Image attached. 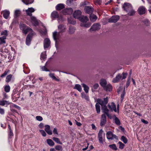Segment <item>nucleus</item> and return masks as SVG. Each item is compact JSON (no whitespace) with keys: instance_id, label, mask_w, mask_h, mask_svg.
Masks as SVG:
<instances>
[{"instance_id":"37998d69","label":"nucleus","mask_w":151,"mask_h":151,"mask_svg":"<svg viewBox=\"0 0 151 151\" xmlns=\"http://www.w3.org/2000/svg\"><path fill=\"white\" fill-rule=\"evenodd\" d=\"M109 147L113 150H116L117 149V148L116 147V145L115 144H113L112 145H109Z\"/></svg>"},{"instance_id":"412c9836","label":"nucleus","mask_w":151,"mask_h":151,"mask_svg":"<svg viewBox=\"0 0 151 151\" xmlns=\"http://www.w3.org/2000/svg\"><path fill=\"white\" fill-rule=\"evenodd\" d=\"M35 9L32 7L29 8L28 9L26 10L27 14L29 16H32V13L35 12Z\"/></svg>"},{"instance_id":"a211bd4d","label":"nucleus","mask_w":151,"mask_h":151,"mask_svg":"<svg viewBox=\"0 0 151 151\" xmlns=\"http://www.w3.org/2000/svg\"><path fill=\"white\" fill-rule=\"evenodd\" d=\"M111 104V105H110L109 104L108 105L109 109L112 111L114 110L115 112H116V106L114 103L112 102Z\"/></svg>"},{"instance_id":"7c9ffc66","label":"nucleus","mask_w":151,"mask_h":151,"mask_svg":"<svg viewBox=\"0 0 151 151\" xmlns=\"http://www.w3.org/2000/svg\"><path fill=\"white\" fill-rule=\"evenodd\" d=\"M73 88L77 89L80 92L82 90L81 86L78 84H76Z\"/></svg>"},{"instance_id":"e433bc0d","label":"nucleus","mask_w":151,"mask_h":151,"mask_svg":"<svg viewBox=\"0 0 151 151\" xmlns=\"http://www.w3.org/2000/svg\"><path fill=\"white\" fill-rule=\"evenodd\" d=\"M46 51L44 52L41 54L40 59L41 60H43L45 59L46 58Z\"/></svg>"},{"instance_id":"cd10ccee","label":"nucleus","mask_w":151,"mask_h":151,"mask_svg":"<svg viewBox=\"0 0 151 151\" xmlns=\"http://www.w3.org/2000/svg\"><path fill=\"white\" fill-rule=\"evenodd\" d=\"M91 25V24L90 22L81 23L80 24V26L81 27H85L86 28H88Z\"/></svg>"},{"instance_id":"6ab92c4d","label":"nucleus","mask_w":151,"mask_h":151,"mask_svg":"<svg viewBox=\"0 0 151 151\" xmlns=\"http://www.w3.org/2000/svg\"><path fill=\"white\" fill-rule=\"evenodd\" d=\"M31 22L32 24L34 26H36L38 24V22L36 17L33 16H30Z\"/></svg>"},{"instance_id":"680f3d73","label":"nucleus","mask_w":151,"mask_h":151,"mask_svg":"<svg viewBox=\"0 0 151 151\" xmlns=\"http://www.w3.org/2000/svg\"><path fill=\"white\" fill-rule=\"evenodd\" d=\"M41 68L42 69V71H49V70L47 69V68L45 66L41 67Z\"/></svg>"},{"instance_id":"9b49d317","label":"nucleus","mask_w":151,"mask_h":151,"mask_svg":"<svg viewBox=\"0 0 151 151\" xmlns=\"http://www.w3.org/2000/svg\"><path fill=\"white\" fill-rule=\"evenodd\" d=\"M50 39L46 38H45L44 41V47L45 49L48 48L50 46Z\"/></svg>"},{"instance_id":"4468645a","label":"nucleus","mask_w":151,"mask_h":151,"mask_svg":"<svg viewBox=\"0 0 151 151\" xmlns=\"http://www.w3.org/2000/svg\"><path fill=\"white\" fill-rule=\"evenodd\" d=\"M137 12L139 15H142L145 13L146 9L145 7L143 6H140L138 8Z\"/></svg>"},{"instance_id":"f704fd0d","label":"nucleus","mask_w":151,"mask_h":151,"mask_svg":"<svg viewBox=\"0 0 151 151\" xmlns=\"http://www.w3.org/2000/svg\"><path fill=\"white\" fill-rule=\"evenodd\" d=\"M22 1L25 4H28L32 3L34 0H22Z\"/></svg>"},{"instance_id":"1a4fd4ad","label":"nucleus","mask_w":151,"mask_h":151,"mask_svg":"<svg viewBox=\"0 0 151 151\" xmlns=\"http://www.w3.org/2000/svg\"><path fill=\"white\" fill-rule=\"evenodd\" d=\"M82 12L79 10L75 11L73 14V17L76 19H79L81 17Z\"/></svg>"},{"instance_id":"ddd939ff","label":"nucleus","mask_w":151,"mask_h":151,"mask_svg":"<svg viewBox=\"0 0 151 151\" xmlns=\"http://www.w3.org/2000/svg\"><path fill=\"white\" fill-rule=\"evenodd\" d=\"M106 117L105 114H102L101 116L100 125L101 126H104L106 124Z\"/></svg>"},{"instance_id":"8fccbe9b","label":"nucleus","mask_w":151,"mask_h":151,"mask_svg":"<svg viewBox=\"0 0 151 151\" xmlns=\"http://www.w3.org/2000/svg\"><path fill=\"white\" fill-rule=\"evenodd\" d=\"M55 149L58 151H62L63 148L62 146L59 145L56 146L55 147Z\"/></svg>"},{"instance_id":"7ed1b4c3","label":"nucleus","mask_w":151,"mask_h":151,"mask_svg":"<svg viewBox=\"0 0 151 151\" xmlns=\"http://www.w3.org/2000/svg\"><path fill=\"white\" fill-rule=\"evenodd\" d=\"M100 84L103 88L104 90L106 91H110L112 89V86L110 84L107 85V81L104 79H102L100 80Z\"/></svg>"},{"instance_id":"f3484780","label":"nucleus","mask_w":151,"mask_h":151,"mask_svg":"<svg viewBox=\"0 0 151 151\" xmlns=\"http://www.w3.org/2000/svg\"><path fill=\"white\" fill-rule=\"evenodd\" d=\"M61 32H60L57 33V32H55L53 33V37L54 40L55 41L56 43L57 40L59 39L60 33Z\"/></svg>"},{"instance_id":"bb28decb","label":"nucleus","mask_w":151,"mask_h":151,"mask_svg":"<svg viewBox=\"0 0 151 151\" xmlns=\"http://www.w3.org/2000/svg\"><path fill=\"white\" fill-rule=\"evenodd\" d=\"M58 28L60 29V32L62 33L65 32L66 27L65 25L60 24L58 26Z\"/></svg>"},{"instance_id":"6e6d98bb","label":"nucleus","mask_w":151,"mask_h":151,"mask_svg":"<svg viewBox=\"0 0 151 151\" xmlns=\"http://www.w3.org/2000/svg\"><path fill=\"white\" fill-rule=\"evenodd\" d=\"M36 119L37 120V121H41L43 119V118H42V117L40 116H36Z\"/></svg>"},{"instance_id":"58836bf2","label":"nucleus","mask_w":151,"mask_h":151,"mask_svg":"<svg viewBox=\"0 0 151 151\" xmlns=\"http://www.w3.org/2000/svg\"><path fill=\"white\" fill-rule=\"evenodd\" d=\"M1 35L3 36V37H5V38H6L8 35V31L6 30L3 31L1 32Z\"/></svg>"},{"instance_id":"2f4dec72","label":"nucleus","mask_w":151,"mask_h":151,"mask_svg":"<svg viewBox=\"0 0 151 151\" xmlns=\"http://www.w3.org/2000/svg\"><path fill=\"white\" fill-rule=\"evenodd\" d=\"M100 104L99 103H96L95 105L96 109L97 112V113L98 114H99L100 113Z\"/></svg>"},{"instance_id":"bf43d9fd","label":"nucleus","mask_w":151,"mask_h":151,"mask_svg":"<svg viewBox=\"0 0 151 151\" xmlns=\"http://www.w3.org/2000/svg\"><path fill=\"white\" fill-rule=\"evenodd\" d=\"M8 72H9L8 71H7V70L5 71L4 72V73L1 75V77L2 78L4 77V76H6L7 74L8 73Z\"/></svg>"},{"instance_id":"393cba45","label":"nucleus","mask_w":151,"mask_h":151,"mask_svg":"<svg viewBox=\"0 0 151 151\" xmlns=\"http://www.w3.org/2000/svg\"><path fill=\"white\" fill-rule=\"evenodd\" d=\"M126 12L127 13V14L130 16H133L135 14V12L133 9V7L130 9H129Z\"/></svg>"},{"instance_id":"5701e85b","label":"nucleus","mask_w":151,"mask_h":151,"mask_svg":"<svg viewBox=\"0 0 151 151\" xmlns=\"http://www.w3.org/2000/svg\"><path fill=\"white\" fill-rule=\"evenodd\" d=\"M79 20L82 23H86L89 20L88 18L86 16H81Z\"/></svg>"},{"instance_id":"9d476101","label":"nucleus","mask_w":151,"mask_h":151,"mask_svg":"<svg viewBox=\"0 0 151 151\" xmlns=\"http://www.w3.org/2000/svg\"><path fill=\"white\" fill-rule=\"evenodd\" d=\"M119 19V17L118 15L112 16L109 19V22L110 23H116Z\"/></svg>"},{"instance_id":"473e14b6","label":"nucleus","mask_w":151,"mask_h":151,"mask_svg":"<svg viewBox=\"0 0 151 151\" xmlns=\"http://www.w3.org/2000/svg\"><path fill=\"white\" fill-rule=\"evenodd\" d=\"M82 85L83 87L84 88V90L85 92L86 93H88V90L89 89L88 86L84 83L82 84Z\"/></svg>"},{"instance_id":"c03bdc74","label":"nucleus","mask_w":151,"mask_h":151,"mask_svg":"<svg viewBox=\"0 0 151 151\" xmlns=\"http://www.w3.org/2000/svg\"><path fill=\"white\" fill-rule=\"evenodd\" d=\"M121 140L125 144H126L127 142V139L124 136H122L121 137Z\"/></svg>"},{"instance_id":"2eb2a0df","label":"nucleus","mask_w":151,"mask_h":151,"mask_svg":"<svg viewBox=\"0 0 151 151\" xmlns=\"http://www.w3.org/2000/svg\"><path fill=\"white\" fill-rule=\"evenodd\" d=\"M2 12L3 16L5 19H7L9 17L10 12L9 10L5 9Z\"/></svg>"},{"instance_id":"49530a36","label":"nucleus","mask_w":151,"mask_h":151,"mask_svg":"<svg viewBox=\"0 0 151 151\" xmlns=\"http://www.w3.org/2000/svg\"><path fill=\"white\" fill-rule=\"evenodd\" d=\"M74 0H67V4L69 6H71L73 4Z\"/></svg>"},{"instance_id":"a878e982","label":"nucleus","mask_w":151,"mask_h":151,"mask_svg":"<svg viewBox=\"0 0 151 151\" xmlns=\"http://www.w3.org/2000/svg\"><path fill=\"white\" fill-rule=\"evenodd\" d=\"M97 17L93 14H90L89 18L91 21L92 22H94L97 19Z\"/></svg>"},{"instance_id":"f03ea898","label":"nucleus","mask_w":151,"mask_h":151,"mask_svg":"<svg viewBox=\"0 0 151 151\" xmlns=\"http://www.w3.org/2000/svg\"><path fill=\"white\" fill-rule=\"evenodd\" d=\"M97 102L99 103L101 106V109L103 112L104 113V114H108L109 110L106 105L108 102V97H107L106 98H104V100L100 99H98L97 100Z\"/></svg>"},{"instance_id":"4be33fe9","label":"nucleus","mask_w":151,"mask_h":151,"mask_svg":"<svg viewBox=\"0 0 151 151\" xmlns=\"http://www.w3.org/2000/svg\"><path fill=\"white\" fill-rule=\"evenodd\" d=\"M45 130L48 134L51 135L52 134V131L50 130L49 125H45Z\"/></svg>"},{"instance_id":"b1692460","label":"nucleus","mask_w":151,"mask_h":151,"mask_svg":"<svg viewBox=\"0 0 151 151\" xmlns=\"http://www.w3.org/2000/svg\"><path fill=\"white\" fill-rule=\"evenodd\" d=\"M65 7V5L63 4H59L56 6V9L58 11H60L64 8Z\"/></svg>"},{"instance_id":"20e7f679","label":"nucleus","mask_w":151,"mask_h":151,"mask_svg":"<svg viewBox=\"0 0 151 151\" xmlns=\"http://www.w3.org/2000/svg\"><path fill=\"white\" fill-rule=\"evenodd\" d=\"M19 28L22 31V32L25 35H26L28 32L30 33L33 32L32 29L30 27L27 26L25 24L20 23L19 25Z\"/></svg>"},{"instance_id":"13d9d810","label":"nucleus","mask_w":151,"mask_h":151,"mask_svg":"<svg viewBox=\"0 0 151 151\" xmlns=\"http://www.w3.org/2000/svg\"><path fill=\"white\" fill-rule=\"evenodd\" d=\"M3 99H4L5 100L8 99V96L6 93L3 92Z\"/></svg>"},{"instance_id":"de8ad7c7","label":"nucleus","mask_w":151,"mask_h":151,"mask_svg":"<svg viewBox=\"0 0 151 151\" xmlns=\"http://www.w3.org/2000/svg\"><path fill=\"white\" fill-rule=\"evenodd\" d=\"M12 75L11 74L9 75H8L6 78V82H9L11 80V79L12 78Z\"/></svg>"},{"instance_id":"603ef678","label":"nucleus","mask_w":151,"mask_h":151,"mask_svg":"<svg viewBox=\"0 0 151 151\" xmlns=\"http://www.w3.org/2000/svg\"><path fill=\"white\" fill-rule=\"evenodd\" d=\"M118 144H119V148L121 149H122L124 148L125 145L121 142H119Z\"/></svg>"},{"instance_id":"69168bd1","label":"nucleus","mask_w":151,"mask_h":151,"mask_svg":"<svg viewBox=\"0 0 151 151\" xmlns=\"http://www.w3.org/2000/svg\"><path fill=\"white\" fill-rule=\"evenodd\" d=\"M0 114H4V111L3 109L0 108Z\"/></svg>"},{"instance_id":"0e129e2a","label":"nucleus","mask_w":151,"mask_h":151,"mask_svg":"<svg viewBox=\"0 0 151 151\" xmlns=\"http://www.w3.org/2000/svg\"><path fill=\"white\" fill-rule=\"evenodd\" d=\"M99 86V85L98 83L95 84L93 86V88L95 89H97Z\"/></svg>"},{"instance_id":"338daca9","label":"nucleus","mask_w":151,"mask_h":151,"mask_svg":"<svg viewBox=\"0 0 151 151\" xmlns=\"http://www.w3.org/2000/svg\"><path fill=\"white\" fill-rule=\"evenodd\" d=\"M53 132L54 134H58V133L57 132V130L56 129L54 128L53 131Z\"/></svg>"},{"instance_id":"774afa93","label":"nucleus","mask_w":151,"mask_h":151,"mask_svg":"<svg viewBox=\"0 0 151 151\" xmlns=\"http://www.w3.org/2000/svg\"><path fill=\"white\" fill-rule=\"evenodd\" d=\"M13 106L14 107L19 110H20V108H21L20 107H19V106L17 105L16 104H13Z\"/></svg>"},{"instance_id":"4c0bfd02","label":"nucleus","mask_w":151,"mask_h":151,"mask_svg":"<svg viewBox=\"0 0 151 151\" xmlns=\"http://www.w3.org/2000/svg\"><path fill=\"white\" fill-rule=\"evenodd\" d=\"M81 97L82 98L85 99L86 100L88 101L89 100V97L88 96L83 92L81 93Z\"/></svg>"},{"instance_id":"ea45409f","label":"nucleus","mask_w":151,"mask_h":151,"mask_svg":"<svg viewBox=\"0 0 151 151\" xmlns=\"http://www.w3.org/2000/svg\"><path fill=\"white\" fill-rule=\"evenodd\" d=\"M73 9L71 8H67V14H71L73 12Z\"/></svg>"},{"instance_id":"4d7b16f0","label":"nucleus","mask_w":151,"mask_h":151,"mask_svg":"<svg viewBox=\"0 0 151 151\" xmlns=\"http://www.w3.org/2000/svg\"><path fill=\"white\" fill-rule=\"evenodd\" d=\"M125 89V88H124V90L123 91L122 93L121 94V101H122V100L123 99L124 96L125 95V92H124Z\"/></svg>"},{"instance_id":"c9c22d12","label":"nucleus","mask_w":151,"mask_h":151,"mask_svg":"<svg viewBox=\"0 0 151 151\" xmlns=\"http://www.w3.org/2000/svg\"><path fill=\"white\" fill-rule=\"evenodd\" d=\"M47 144L50 146H53L54 145V142L51 139H47Z\"/></svg>"},{"instance_id":"a18cd8bd","label":"nucleus","mask_w":151,"mask_h":151,"mask_svg":"<svg viewBox=\"0 0 151 151\" xmlns=\"http://www.w3.org/2000/svg\"><path fill=\"white\" fill-rule=\"evenodd\" d=\"M50 76L52 78L53 80H54L56 81H59L58 79L56 77L54 76V75L53 73H50L49 74Z\"/></svg>"},{"instance_id":"dca6fc26","label":"nucleus","mask_w":151,"mask_h":151,"mask_svg":"<svg viewBox=\"0 0 151 151\" xmlns=\"http://www.w3.org/2000/svg\"><path fill=\"white\" fill-rule=\"evenodd\" d=\"M20 93L19 92L16 93H13L12 94V99L14 101H16L19 98Z\"/></svg>"},{"instance_id":"e2e57ef3","label":"nucleus","mask_w":151,"mask_h":151,"mask_svg":"<svg viewBox=\"0 0 151 151\" xmlns=\"http://www.w3.org/2000/svg\"><path fill=\"white\" fill-rule=\"evenodd\" d=\"M9 137L10 138H11L13 136V134L12 130H9Z\"/></svg>"},{"instance_id":"f257e3e1","label":"nucleus","mask_w":151,"mask_h":151,"mask_svg":"<svg viewBox=\"0 0 151 151\" xmlns=\"http://www.w3.org/2000/svg\"><path fill=\"white\" fill-rule=\"evenodd\" d=\"M66 15V9H65L60 12V15L59 16L58 12L56 11H53L51 14L52 18H58L59 22H62L65 20V17Z\"/></svg>"},{"instance_id":"c756f323","label":"nucleus","mask_w":151,"mask_h":151,"mask_svg":"<svg viewBox=\"0 0 151 151\" xmlns=\"http://www.w3.org/2000/svg\"><path fill=\"white\" fill-rule=\"evenodd\" d=\"M21 14V11L19 9L15 10L14 12V17L15 18L18 17Z\"/></svg>"},{"instance_id":"6e6552de","label":"nucleus","mask_w":151,"mask_h":151,"mask_svg":"<svg viewBox=\"0 0 151 151\" xmlns=\"http://www.w3.org/2000/svg\"><path fill=\"white\" fill-rule=\"evenodd\" d=\"M33 32L30 33L27 37L26 40V44L27 45H29L31 43Z\"/></svg>"},{"instance_id":"09e8293b","label":"nucleus","mask_w":151,"mask_h":151,"mask_svg":"<svg viewBox=\"0 0 151 151\" xmlns=\"http://www.w3.org/2000/svg\"><path fill=\"white\" fill-rule=\"evenodd\" d=\"M75 29L74 28L70 27L69 28V32L70 34H73L75 32Z\"/></svg>"},{"instance_id":"3c124183","label":"nucleus","mask_w":151,"mask_h":151,"mask_svg":"<svg viewBox=\"0 0 151 151\" xmlns=\"http://www.w3.org/2000/svg\"><path fill=\"white\" fill-rule=\"evenodd\" d=\"M53 139L54 141L56 143L59 144H62V143L60 142V141L59 140V139L58 138L53 137Z\"/></svg>"},{"instance_id":"423d86ee","label":"nucleus","mask_w":151,"mask_h":151,"mask_svg":"<svg viewBox=\"0 0 151 151\" xmlns=\"http://www.w3.org/2000/svg\"><path fill=\"white\" fill-rule=\"evenodd\" d=\"M101 27L100 24L99 23L94 24L89 29V31L91 32L99 30Z\"/></svg>"},{"instance_id":"0eeeda50","label":"nucleus","mask_w":151,"mask_h":151,"mask_svg":"<svg viewBox=\"0 0 151 151\" xmlns=\"http://www.w3.org/2000/svg\"><path fill=\"white\" fill-rule=\"evenodd\" d=\"M84 10L86 13L91 14L93 13L94 9L91 6H86L85 7Z\"/></svg>"},{"instance_id":"a19ab883","label":"nucleus","mask_w":151,"mask_h":151,"mask_svg":"<svg viewBox=\"0 0 151 151\" xmlns=\"http://www.w3.org/2000/svg\"><path fill=\"white\" fill-rule=\"evenodd\" d=\"M115 116L114 121L115 123L117 125H119L120 124V121L119 119L115 115H114Z\"/></svg>"},{"instance_id":"72a5a7b5","label":"nucleus","mask_w":151,"mask_h":151,"mask_svg":"<svg viewBox=\"0 0 151 151\" xmlns=\"http://www.w3.org/2000/svg\"><path fill=\"white\" fill-rule=\"evenodd\" d=\"M6 38L5 37H0V45L5 44L6 43L5 40Z\"/></svg>"},{"instance_id":"c85d7f7f","label":"nucleus","mask_w":151,"mask_h":151,"mask_svg":"<svg viewBox=\"0 0 151 151\" xmlns=\"http://www.w3.org/2000/svg\"><path fill=\"white\" fill-rule=\"evenodd\" d=\"M107 138L109 139H113V133L111 131L108 132L106 134Z\"/></svg>"},{"instance_id":"864d4df0","label":"nucleus","mask_w":151,"mask_h":151,"mask_svg":"<svg viewBox=\"0 0 151 151\" xmlns=\"http://www.w3.org/2000/svg\"><path fill=\"white\" fill-rule=\"evenodd\" d=\"M131 79V77H128V79L126 85V87L127 88L129 85L130 83V80Z\"/></svg>"},{"instance_id":"052dcab7","label":"nucleus","mask_w":151,"mask_h":151,"mask_svg":"<svg viewBox=\"0 0 151 151\" xmlns=\"http://www.w3.org/2000/svg\"><path fill=\"white\" fill-rule=\"evenodd\" d=\"M143 22L146 25H147L149 24V21L147 19H145L143 21Z\"/></svg>"},{"instance_id":"39448f33","label":"nucleus","mask_w":151,"mask_h":151,"mask_svg":"<svg viewBox=\"0 0 151 151\" xmlns=\"http://www.w3.org/2000/svg\"><path fill=\"white\" fill-rule=\"evenodd\" d=\"M127 73L123 72L122 75L120 74H118L116 77L114 78L112 81V82L114 83H116L118 82L120 79L122 80L125 79L127 75Z\"/></svg>"},{"instance_id":"79ce46f5","label":"nucleus","mask_w":151,"mask_h":151,"mask_svg":"<svg viewBox=\"0 0 151 151\" xmlns=\"http://www.w3.org/2000/svg\"><path fill=\"white\" fill-rule=\"evenodd\" d=\"M4 89L5 92H9L10 91V88L9 85H6L4 86Z\"/></svg>"},{"instance_id":"5fc2aeb1","label":"nucleus","mask_w":151,"mask_h":151,"mask_svg":"<svg viewBox=\"0 0 151 151\" xmlns=\"http://www.w3.org/2000/svg\"><path fill=\"white\" fill-rule=\"evenodd\" d=\"M40 132L41 133L42 135L43 136V137H45L46 135V133L45 132V131L42 130H40Z\"/></svg>"},{"instance_id":"f8f14e48","label":"nucleus","mask_w":151,"mask_h":151,"mask_svg":"<svg viewBox=\"0 0 151 151\" xmlns=\"http://www.w3.org/2000/svg\"><path fill=\"white\" fill-rule=\"evenodd\" d=\"M132 8V5L129 3H125L123 5L122 8L126 12Z\"/></svg>"},{"instance_id":"aec40b11","label":"nucleus","mask_w":151,"mask_h":151,"mask_svg":"<svg viewBox=\"0 0 151 151\" xmlns=\"http://www.w3.org/2000/svg\"><path fill=\"white\" fill-rule=\"evenodd\" d=\"M103 132V130L102 129H101L100 130L98 133L99 140V142L101 144H103V137L102 136Z\"/></svg>"}]
</instances>
